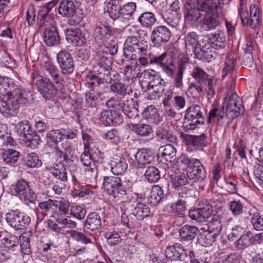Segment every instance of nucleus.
<instances>
[{"label":"nucleus","mask_w":263,"mask_h":263,"mask_svg":"<svg viewBox=\"0 0 263 263\" xmlns=\"http://www.w3.org/2000/svg\"><path fill=\"white\" fill-rule=\"evenodd\" d=\"M187 175L190 179L202 181L206 178V172L199 160L196 159L187 171Z\"/></svg>","instance_id":"nucleus-20"},{"label":"nucleus","mask_w":263,"mask_h":263,"mask_svg":"<svg viewBox=\"0 0 263 263\" xmlns=\"http://www.w3.org/2000/svg\"><path fill=\"white\" fill-rule=\"evenodd\" d=\"M180 4L179 1H175L171 5L169 9L160 13L163 21L173 28H177L179 25L181 14Z\"/></svg>","instance_id":"nucleus-10"},{"label":"nucleus","mask_w":263,"mask_h":263,"mask_svg":"<svg viewBox=\"0 0 263 263\" xmlns=\"http://www.w3.org/2000/svg\"><path fill=\"white\" fill-rule=\"evenodd\" d=\"M220 15L217 12L205 13L200 22L201 28L205 31L214 29L220 24Z\"/></svg>","instance_id":"nucleus-24"},{"label":"nucleus","mask_w":263,"mask_h":263,"mask_svg":"<svg viewBox=\"0 0 263 263\" xmlns=\"http://www.w3.org/2000/svg\"><path fill=\"white\" fill-rule=\"evenodd\" d=\"M133 165L137 171L142 172L154 160V153L148 148L139 149L135 155Z\"/></svg>","instance_id":"nucleus-14"},{"label":"nucleus","mask_w":263,"mask_h":263,"mask_svg":"<svg viewBox=\"0 0 263 263\" xmlns=\"http://www.w3.org/2000/svg\"><path fill=\"white\" fill-rule=\"evenodd\" d=\"M185 203V201L182 200H177L176 203L171 205V211L176 215H183L186 210Z\"/></svg>","instance_id":"nucleus-58"},{"label":"nucleus","mask_w":263,"mask_h":263,"mask_svg":"<svg viewBox=\"0 0 263 263\" xmlns=\"http://www.w3.org/2000/svg\"><path fill=\"white\" fill-rule=\"evenodd\" d=\"M138 22L143 28H151L157 22V18L154 13L145 12L139 16Z\"/></svg>","instance_id":"nucleus-36"},{"label":"nucleus","mask_w":263,"mask_h":263,"mask_svg":"<svg viewBox=\"0 0 263 263\" xmlns=\"http://www.w3.org/2000/svg\"><path fill=\"white\" fill-rule=\"evenodd\" d=\"M0 86L4 94H0V113L5 117L15 116L20 105L28 101L29 92L8 77L0 76Z\"/></svg>","instance_id":"nucleus-1"},{"label":"nucleus","mask_w":263,"mask_h":263,"mask_svg":"<svg viewBox=\"0 0 263 263\" xmlns=\"http://www.w3.org/2000/svg\"><path fill=\"white\" fill-rule=\"evenodd\" d=\"M171 182L175 188L177 189L188 183V180L185 174L181 173H175L174 175H171Z\"/></svg>","instance_id":"nucleus-52"},{"label":"nucleus","mask_w":263,"mask_h":263,"mask_svg":"<svg viewBox=\"0 0 263 263\" xmlns=\"http://www.w3.org/2000/svg\"><path fill=\"white\" fill-rule=\"evenodd\" d=\"M235 60L233 58L228 57L226 60L224 66L222 69V77L223 79L227 75L231 74L234 70Z\"/></svg>","instance_id":"nucleus-56"},{"label":"nucleus","mask_w":263,"mask_h":263,"mask_svg":"<svg viewBox=\"0 0 263 263\" xmlns=\"http://www.w3.org/2000/svg\"><path fill=\"white\" fill-rule=\"evenodd\" d=\"M106 50L98 49L93 55V71L97 74H102L104 71H107L111 68L112 62Z\"/></svg>","instance_id":"nucleus-11"},{"label":"nucleus","mask_w":263,"mask_h":263,"mask_svg":"<svg viewBox=\"0 0 263 263\" xmlns=\"http://www.w3.org/2000/svg\"><path fill=\"white\" fill-rule=\"evenodd\" d=\"M172 32L165 26H159L154 28L151 35L153 43L157 46H160L166 43L170 40Z\"/></svg>","instance_id":"nucleus-17"},{"label":"nucleus","mask_w":263,"mask_h":263,"mask_svg":"<svg viewBox=\"0 0 263 263\" xmlns=\"http://www.w3.org/2000/svg\"><path fill=\"white\" fill-rule=\"evenodd\" d=\"M115 30L110 26L101 25L97 26L94 30L95 39L105 42L111 36L114 35Z\"/></svg>","instance_id":"nucleus-28"},{"label":"nucleus","mask_w":263,"mask_h":263,"mask_svg":"<svg viewBox=\"0 0 263 263\" xmlns=\"http://www.w3.org/2000/svg\"><path fill=\"white\" fill-rule=\"evenodd\" d=\"M239 15L244 26L249 25L253 29L259 27L260 24V10L257 5L252 4L250 6V18L248 17V13L242 9H239Z\"/></svg>","instance_id":"nucleus-12"},{"label":"nucleus","mask_w":263,"mask_h":263,"mask_svg":"<svg viewBox=\"0 0 263 263\" xmlns=\"http://www.w3.org/2000/svg\"><path fill=\"white\" fill-rule=\"evenodd\" d=\"M51 173L63 182H66L68 180L66 169L62 164H56L53 168H51Z\"/></svg>","instance_id":"nucleus-47"},{"label":"nucleus","mask_w":263,"mask_h":263,"mask_svg":"<svg viewBox=\"0 0 263 263\" xmlns=\"http://www.w3.org/2000/svg\"><path fill=\"white\" fill-rule=\"evenodd\" d=\"M20 247L21 251L25 253L28 254L30 253V238L28 235L26 234L22 235L20 237Z\"/></svg>","instance_id":"nucleus-63"},{"label":"nucleus","mask_w":263,"mask_h":263,"mask_svg":"<svg viewBox=\"0 0 263 263\" xmlns=\"http://www.w3.org/2000/svg\"><path fill=\"white\" fill-rule=\"evenodd\" d=\"M222 110H225L226 116L230 119L237 117L243 109L240 99L236 93L232 94L227 100L225 98L224 105L221 107Z\"/></svg>","instance_id":"nucleus-9"},{"label":"nucleus","mask_w":263,"mask_h":263,"mask_svg":"<svg viewBox=\"0 0 263 263\" xmlns=\"http://www.w3.org/2000/svg\"><path fill=\"white\" fill-rule=\"evenodd\" d=\"M156 136L160 140H165L167 142L175 143L177 140L175 136L173 135L168 129L164 128H161L157 130Z\"/></svg>","instance_id":"nucleus-50"},{"label":"nucleus","mask_w":263,"mask_h":263,"mask_svg":"<svg viewBox=\"0 0 263 263\" xmlns=\"http://www.w3.org/2000/svg\"><path fill=\"white\" fill-rule=\"evenodd\" d=\"M105 84L106 82L103 74H98V76L95 74L88 77L86 84V86L90 88L101 86L104 87Z\"/></svg>","instance_id":"nucleus-42"},{"label":"nucleus","mask_w":263,"mask_h":263,"mask_svg":"<svg viewBox=\"0 0 263 263\" xmlns=\"http://www.w3.org/2000/svg\"><path fill=\"white\" fill-rule=\"evenodd\" d=\"M144 171V176L150 183H155L160 178L159 170L154 166H148Z\"/></svg>","instance_id":"nucleus-40"},{"label":"nucleus","mask_w":263,"mask_h":263,"mask_svg":"<svg viewBox=\"0 0 263 263\" xmlns=\"http://www.w3.org/2000/svg\"><path fill=\"white\" fill-rule=\"evenodd\" d=\"M213 212L212 206L207 204L203 207L191 210L189 213V216L193 220L203 222L206 221L211 216Z\"/></svg>","instance_id":"nucleus-21"},{"label":"nucleus","mask_w":263,"mask_h":263,"mask_svg":"<svg viewBox=\"0 0 263 263\" xmlns=\"http://www.w3.org/2000/svg\"><path fill=\"white\" fill-rule=\"evenodd\" d=\"M149 64H156L161 67L170 58L166 52H164L160 55H153L149 54Z\"/></svg>","instance_id":"nucleus-53"},{"label":"nucleus","mask_w":263,"mask_h":263,"mask_svg":"<svg viewBox=\"0 0 263 263\" xmlns=\"http://www.w3.org/2000/svg\"><path fill=\"white\" fill-rule=\"evenodd\" d=\"M102 95V93L96 92L93 90L87 92L85 95L87 105L91 107H95L101 101Z\"/></svg>","instance_id":"nucleus-44"},{"label":"nucleus","mask_w":263,"mask_h":263,"mask_svg":"<svg viewBox=\"0 0 263 263\" xmlns=\"http://www.w3.org/2000/svg\"><path fill=\"white\" fill-rule=\"evenodd\" d=\"M102 226L101 218L98 213H90L86 220L85 227L92 231H98Z\"/></svg>","instance_id":"nucleus-29"},{"label":"nucleus","mask_w":263,"mask_h":263,"mask_svg":"<svg viewBox=\"0 0 263 263\" xmlns=\"http://www.w3.org/2000/svg\"><path fill=\"white\" fill-rule=\"evenodd\" d=\"M249 214L251 216V222L254 229L256 231H262L263 215H260L255 209H251L249 212Z\"/></svg>","instance_id":"nucleus-38"},{"label":"nucleus","mask_w":263,"mask_h":263,"mask_svg":"<svg viewBox=\"0 0 263 263\" xmlns=\"http://www.w3.org/2000/svg\"><path fill=\"white\" fill-rule=\"evenodd\" d=\"M44 41L49 46H55L60 43V37L55 26L48 27L45 29Z\"/></svg>","instance_id":"nucleus-26"},{"label":"nucleus","mask_w":263,"mask_h":263,"mask_svg":"<svg viewBox=\"0 0 263 263\" xmlns=\"http://www.w3.org/2000/svg\"><path fill=\"white\" fill-rule=\"evenodd\" d=\"M222 226L219 214H215L208 223V230L209 232L219 235L222 230Z\"/></svg>","instance_id":"nucleus-41"},{"label":"nucleus","mask_w":263,"mask_h":263,"mask_svg":"<svg viewBox=\"0 0 263 263\" xmlns=\"http://www.w3.org/2000/svg\"><path fill=\"white\" fill-rule=\"evenodd\" d=\"M57 62L63 74L69 75L74 70V62L71 55L66 50H62L57 54Z\"/></svg>","instance_id":"nucleus-16"},{"label":"nucleus","mask_w":263,"mask_h":263,"mask_svg":"<svg viewBox=\"0 0 263 263\" xmlns=\"http://www.w3.org/2000/svg\"><path fill=\"white\" fill-rule=\"evenodd\" d=\"M165 256L171 260H183L187 257V251L180 243H175L167 247Z\"/></svg>","instance_id":"nucleus-23"},{"label":"nucleus","mask_w":263,"mask_h":263,"mask_svg":"<svg viewBox=\"0 0 263 263\" xmlns=\"http://www.w3.org/2000/svg\"><path fill=\"white\" fill-rule=\"evenodd\" d=\"M185 139L189 142V144H192L195 146H205L206 145V136L204 134L200 136L186 135Z\"/></svg>","instance_id":"nucleus-46"},{"label":"nucleus","mask_w":263,"mask_h":263,"mask_svg":"<svg viewBox=\"0 0 263 263\" xmlns=\"http://www.w3.org/2000/svg\"><path fill=\"white\" fill-rule=\"evenodd\" d=\"M110 90L114 93L124 97L127 93V86L119 81H114L110 85Z\"/></svg>","instance_id":"nucleus-48"},{"label":"nucleus","mask_w":263,"mask_h":263,"mask_svg":"<svg viewBox=\"0 0 263 263\" xmlns=\"http://www.w3.org/2000/svg\"><path fill=\"white\" fill-rule=\"evenodd\" d=\"M32 79L43 98L50 99L56 95L58 89L54 84L49 79L40 75L37 71L32 72Z\"/></svg>","instance_id":"nucleus-7"},{"label":"nucleus","mask_w":263,"mask_h":263,"mask_svg":"<svg viewBox=\"0 0 263 263\" xmlns=\"http://www.w3.org/2000/svg\"><path fill=\"white\" fill-rule=\"evenodd\" d=\"M199 232V229L197 227L189 224L182 226L179 230L181 242H192L197 236Z\"/></svg>","instance_id":"nucleus-25"},{"label":"nucleus","mask_w":263,"mask_h":263,"mask_svg":"<svg viewBox=\"0 0 263 263\" xmlns=\"http://www.w3.org/2000/svg\"><path fill=\"white\" fill-rule=\"evenodd\" d=\"M86 214V209L82 205H74L71 206L69 214L76 219H83Z\"/></svg>","instance_id":"nucleus-55"},{"label":"nucleus","mask_w":263,"mask_h":263,"mask_svg":"<svg viewBox=\"0 0 263 263\" xmlns=\"http://www.w3.org/2000/svg\"><path fill=\"white\" fill-rule=\"evenodd\" d=\"M103 186L104 191L115 201L124 200L130 187L126 181L116 176L104 177Z\"/></svg>","instance_id":"nucleus-3"},{"label":"nucleus","mask_w":263,"mask_h":263,"mask_svg":"<svg viewBox=\"0 0 263 263\" xmlns=\"http://www.w3.org/2000/svg\"><path fill=\"white\" fill-rule=\"evenodd\" d=\"M1 247H4L9 252L18 251L20 249L19 239L14 235L5 237L2 240Z\"/></svg>","instance_id":"nucleus-33"},{"label":"nucleus","mask_w":263,"mask_h":263,"mask_svg":"<svg viewBox=\"0 0 263 263\" xmlns=\"http://www.w3.org/2000/svg\"><path fill=\"white\" fill-rule=\"evenodd\" d=\"M133 207L134 209L132 210V214L139 220H143L150 214L151 211L149 207L139 201L135 202L133 204Z\"/></svg>","instance_id":"nucleus-31"},{"label":"nucleus","mask_w":263,"mask_h":263,"mask_svg":"<svg viewBox=\"0 0 263 263\" xmlns=\"http://www.w3.org/2000/svg\"><path fill=\"white\" fill-rule=\"evenodd\" d=\"M184 119L182 127L185 132L194 129L203 124L204 118L201 106L193 105L189 107L186 110Z\"/></svg>","instance_id":"nucleus-5"},{"label":"nucleus","mask_w":263,"mask_h":263,"mask_svg":"<svg viewBox=\"0 0 263 263\" xmlns=\"http://www.w3.org/2000/svg\"><path fill=\"white\" fill-rule=\"evenodd\" d=\"M129 128L136 134L141 137L148 136L153 132L151 126L143 123H130Z\"/></svg>","instance_id":"nucleus-34"},{"label":"nucleus","mask_w":263,"mask_h":263,"mask_svg":"<svg viewBox=\"0 0 263 263\" xmlns=\"http://www.w3.org/2000/svg\"><path fill=\"white\" fill-rule=\"evenodd\" d=\"M42 69L44 73L49 76L56 84H62L64 82V79L59 74L58 69L51 62L45 61L42 65Z\"/></svg>","instance_id":"nucleus-27"},{"label":"nucleus","mask_w":263,"mask_h":263,"mask_svg":"<svg viewBox=\"0 0 263 263\" xmlns=\"http://www.w3.org/2000/svg\"><path fill=\"white\" fill-rule=\"evenodd\" d=\"M2 147L0 154L2 159L5 164L13 165L18 160L20 157V153L13 148L16 144L13 138L6 135L2 136Z\"/></svg>","instance_id":"nucleus-6"},{"label":"nucleus","mask_w":263,"mask_h":263,"mask_svg":"<svg viewBox=\"0 0 263 263\" xmlns=\"http://www.w3.org/2000/svg\"><path fill=\"white\" fill-rule=\"evenodd\" d=\"M163 195V190L161 187L154 185L147 198L148 203L152 206L157 205L161 201Z\"/></svg>","instance_id":"nucleus-35"},{"label":"nucleus","mask_w":263,"mask_h":263,"mask_svg":"<svg viewBox=\"0 0 263 263\" xmlns=\"http://www.w3.org/2000/svg\"><path fill=\"white\" fill-rule=\"evenodd\" d=\"M228 207L232 213L237 216L242 213L243 205L239 200H233L228 203Z\"/></svg>","instance_id":"nucleus-61"},{"label":"nucleus","mask_w":263,"mask_h":263,"mask_svg":"<svg viewBox=\"0 0 263 263\" xmlns=\"http://www.w3.org/2000/svg\"><path fill=\"white\" fill-rule=\"evenodd\" d=\"M25 165L31 168L39 167L42 164V162L38 155L34 153L28 154L25 158Z\"/></svg>","instance_id":"nucleus-49"},{"label":"nucleus","mask_w":263,"mask_h":263,"mask_svg":"<svg viewBox=\"0 0 263 263\" xmlns=\"http://www.w3.org/2000/svg\"><path fill=\"white\" fill-rule=\"evenodd\" d=\"M14 191L21 199L33 203L36 199L34 193L29 188L28 182L23 179L17 181L15 187Z\"/></svg>","instance_id":"nucleus-18"},{"label":"nucleus","mask_w":263,"mask_h":263,"mask_svg":"<svg viewBox=\"0 0 263 263\" xmlns=\"http://www.w3.org/2000/svg\"><path fill=\"white\" fill-rule=\"evenodd\" d=\"M184 21L190 25H197L200 23L203 16L195 4L194 1L189 0L185 2L183 8Z\"/></svg>","instance_id":"nucleus-13"},{"label":"nucleus","mask_w":263,"mask_h":263,"mask_svg":"<svg viewBox=\"0 0 263 263\" xmlns=\"http://www.w3.org/2000/svg\"><path fill=\"white\" fill-rule=\"evenodd\" d=\"M102 74L104 78L106 84L110 83V85L114 81H117V80L119 77V74L116 71L112 70V67L107 71H104Z\"/></svg>","instance_id":"nucleus-64"},{"label":"nucleus","mask_w":263,"mask_h":263,"mask_svg":"<svg viewBox=\"0 0 263 263\" xmlns=\"http://www.w3.org/2000/svg\"><path fill=\"white\" fill-rule=\"evenodd\" d=\"M16 130L21 140L30 134H33V132L31 124L27 120L22 121L18 123L16 125Z\"/></svg>","instance_id":"nucleus-43"},{"label":"nucleus","mask_w":263,"mask_h":263,"mask_svg":"<svg viewBox=\"0 0 263 263\" xmlns=\"http://www.w3.org/2000/svg\"><path fill=\"white\" fill-rule=\"evenodd\" d=\"M162 72L168 77L172 78L174 75L175 66L172 59H170L161 67Z\"/></svg>","instance_id":"nucleus-57"},{"label":"nucleus","mask_w":263,"mask_h":263,"mask_svg":"<svg viewBox=\"0 0 263 263\" xmlns=\"http://www.w3.org/2000/svg\"><path fill=\"white\" fill-rule=\"evenodd\" d=\"M67 41L74 46H81L86 43V39L79 28L64 30Z\"/></svg>","instance_id":"nucleus-22"},{"label":"nucleus","mask_w":263,"mask_h":263,"mask_svg":"<svg viewBox=\"0 0 263 263\" xmlns=\"http://www.w3.org/2000/svg\"><path fill=\"white\" fill-rule=\"evenodd\" d=\"M194 2L199 11L210 13L217 11V6L214 0H195Z\"/></svg>","instance_id":"nucleus-32"},{"label":"nucleus","mask_w":263,"mask_h":263,"mask_svg":"<svg viewBox=\"0 0 263 263\" xmlns=\"http://www.w3.org/2000/svg\"><path fill=\"white\" fill-rule=\"evenodd\" d=\"M6 219L7 223L15 230L24 229L30 222V218L28 216L14 211L8 213Z\"/></svg>","instance_id":"nucleus-15"},{"label":"nucleus","mask_w":263,"mask_h":263,"mask_svg":"<svg viewBox=\"0 0 263 263\" xmlns=\"http://www.w3.org/2000/svg\"><path fill=\"white\" fill-rule=\"evenodd\" d=\"M209 40L210 42L219 47H221L222 44L226 40L224 34L222 32L210 34Z\"/></svg>","instance_id":"nucleus-62"},{"label":"nucleus","mask_w":263,"mask_h":263,"mask_svg":"<svg viewBox=\"0 0 263 263\" xmlns=\"http://www.w3.org/2000/svg\"><path fill=\"white\" fill-rule=\"evenodd\" d=\"M192 76L198 82L199 84L202 85L208 78V74L200 67L196 66L192 72Z\"/></svg>","instance_id":"nucleus-51"},{"label":"nucleus","mask_w":263,"mask_h":263,"mask_svg":"<svg viewBox=\"0 0 263 263\" xmlns=\"http://www.w3.org/2000/svg\"><path fill=\"white\" fill-rule=\"evenodd\" d=\"M76 6L71 0H62L59 6V13L63 17H70L68 21L70 26H76L82 21V17L75 15Z\"/></svg>","instance_id":"nucleus-8"},{"label":"nucleus","mask_w":263,"mask_h":263,"mask_svg":"<svg viewBox=\"0 0 263 263\" xmlns=\"http://www.w3.org/2000/svg\"><path fill=\"white\" fill-rule=\"evenodd\" d=\"M218 236L219 235L209 232L207 230L200 235L199 239V243L205 247L211 246L216 241Z\"/></svg>","instance_id":"nucleus-45"},{"label":"nucleus","mask_w":263,"mask_h":263,"mask_svg":"<svg viewBox=\"0 0 263 263\" xmlns=\"http://www.w3.org/2000/svg\"><path fill=\"white\" fill-rule=\"evenodd\" d=\"M194 52L196 58L207 62L212 61L216 55V53L211 48V44L204 42H200L199 46H196Z\"/></svg>","instance_id":"nucleus-19"},{"label":"nucleus","mask_w":263,"mask_h":263,"mask_svg":"<svg viewBox=\"0 0 263 263\" xmlns=\"http://www.w3.org/2000/svg\"><path fill=\"white\" fill-rule=\"evenodd\" d=\"M185 68V63L181 61L178 64L177 72L174 79V85L177 88H180L183 86V74Z\"/></svg>","instance_id":"nucleus-54"},{"label":"nucleus","mask_w":263,"mask_h":263,"mask_svg":"<svg viewBox=\"0 0 263 263\" xmlns=\"http://www.w3.org/2000/svg\"><path fill=\"white\" fill-rule=\"evenodd\" d=\"M111 171L114 175H121L127 168V163L125 158L123 157H120L113 158L110 163Z\"/></svg>","instance_id":"nucleus-30"},{"label":"nucleus","mask_w":263,"mask_h":263,"mask_svg":"<svg viewBox=\"0 0 263 263\" xmlns=\"http://www.w3.org/2000/svg\"><path fill=\"white\" fill-rule=\"evenodd\" d=\"M203 42V40H199L198 35L195 32H189L185 36V48L189 50L192 49L193 51L196 46H199L200 42Z\"/></svg>","instance_id":"nucleus-39"},{"label":"nucleus","mask_w":263,"mask_h":263,"mask_svg":"<svg viewBox=\"0 0 263 263\" xmlns=\"http://www.w3.org/2000/svg\"><path fill=\"white\" fill-rule=\"evenodd\" d=\"M147 48L146 42H140L136 37L128 36L124 44L123 54L126 58L134 60L139 56L147 55Z\"/></svg>","instance_id":"nucleus-4"},{"label":"nucleus","mask_w":263,"mask_h":263,"mask_svg":"<svg viewBox=\"0 0 263 263\" xmlns=\"http://www.w3.org/2000/svg\"><path fill=\"white\" fill-rule=\"evenodd\" d=\"M105 237L107 239V243L111 246L118 245L121 240L119 233L115 231L105 233Z\"/></svg>","instance_id":"nucleus-60"},{"label":"nucleus","mask_w":263,"mask_h":263,"mask_svg":"<svg viewBox=\"0 0 263 263\" xmlns=\"http://www.w3.org/2000/svg\"><path fill=\"white\" fill-rule=\"evenodd\" d=\"M252 245H253L251 237L250 231H248L242 235L238 239L234 242L235 248L238 251H242Z\"/></svg>","instance_id":"nucleus-37"},{"label":"nucleus","mask_w":263,"mask_h":263,"mask_svg":"<svg viewBox=\"0 0 263 263\" xmlns=\"http://www.w3.org/2000/svg\"><path fill=\"white\" fill-rule=\"evenodd\" d=\"M66 233L69 234L77 241H79L85 244L92 243V239L84 234L75 231H67Z\"/></svg>","instance_id":"nucleus-59"},{"label":"nucleus","mask_w":263,"mask_h":263,"mask_svg":"<svg viewBox=\"0 0 263 263\" xmlns=\"http://www.w3.org/2000/svg\"><path fill=\"white\" fill-rule=\"evenodd\" d=\"M121 0H106L107 13L113 20H118L126 24L133 20V14L136 9L135 3L130 2L122 6Z\"/></svg>","instance_id":"nucleus-2"}]
</instances>
